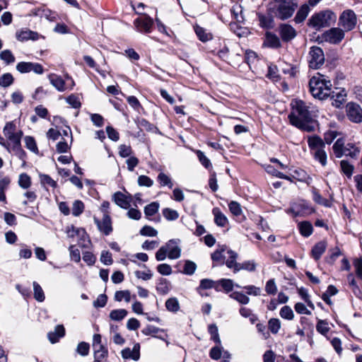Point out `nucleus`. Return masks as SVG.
Masks as SVG:
<instances>
[{"label":"nucleus","mask_w":362,"mask_h":362,"mask_svg":"<svg viewBox=\"0 0 362 362\" xmlns=\"http://www.w3.org/2000/svg\"><path fill=\"white\" fill-rule=\"evenodd\" d=\"M291 105L292 111L288 116L291 124L303 131L313 132L315 127L312 119L311 106L300 100L293 101Z\"/></svg>","instance_id":"f257e3e1"},{"label":"nucleus","mask_w":362,"mask_h":362,"mask_svg":"<svg viewBox=\"0 0 362 362\" xmlns=\"http://www.w3.org/2000/svg\"><path fill=\"white\" fill-rule=\"evenodd\" d=\"M3 134L8 140L6 142L9 148L8 151L15 152L21 160H23L25 153L21 149V145L23 132L17 128L16 122H6L3 129Z\"/></svg>","instance_id":"f03ea898"},{"label":"nucleus","mask_w":362,"mask_h":362,"mask_svg":"<svg viewBox=\"0 0 362 362\" xmlns=\"http://www.w3.org/2000/svg\"><path fill=\"white\" fill-rule=\"evenodd\" d=\"M332 86L331 81L320 74L313 76L309 81L310 93L319 100L326 99L331 95Z\"/></svg>","instance_id":"7ed1b4c3"},{"label":"nucleus","mask_w":362,"mask_h":362,"mask_svg":"<svg viewBox=\"0 0 362 362\" xmlns=\"http://www.w3.org/2000/svg\"><path fill=\"white\" fill-rule=\"evenodd\" d=\"M181 255V248L178 240H170L163 245L156 253L157 261H163L168 257L170 259H178Z\"/></svg>","instance_id":"20e7f679"},{"label":"nucleus","mask_w":362,"mask_h":362,"mask_svg":"<svg viewBox=\"0 0 362 362\" xmlns=\"http://www.w3.org/2000/svg\"><path fill=\"white\" fill-rule=\"evenodd\" d=\"M333 151L337 158H341L343 156H350L356 158L360 154V149L354 144L349 143L345 145L342 139H338L333 145Z\"/></svg>","instance_id":"39448f33"},{"label":"nucleus","mask_w":362,"mask_h":362,"mask_svg":"<svg viewBox=\"0 0 362 362\" xmlns=\"http://www.w3.org/2000/svg\"><path fill=\"white\" fill-rule=\"evenodd\" d=\"M64 232L69 238L72 239L73 241L76 240L79 247H89L90 240L85 229L70 225L65 228Z\"/></svg>","instance_id":"423d86ee"},{"label":"nucleus","mask_w":362,"mask_h":362,"mask_svg":"<svg viewBox=\"0 0 362 362\" xmlns=\"http://www.w3.org/2000/svg\"><path fill=\"white\" fill-rule=\"evenodd\" d=\"M336 20V16L330 11H324L315 13L309 19V25L316 30L327 27Z\"/></svg>","instance_id":"0eeeda50"},{"label":"nucleus","mask_w":362,"mask_h":362,"mask_svg":"<svg viewBox=\"0 0 362 362\" xmlns=\"http://www.w3.org/2000/svg\"><path fill=\"white\" fill-rule=\"evenodd\" d=\"M278 3L275 15L281 20H286L291 17L297 8V3L294 0H275Z\"/></svg>","instance_id":"6e6552de"},{"label":"nucleus","mask_w":362,"mask_h":362,"mask_svg":"<svg viewBox=\"0 0 362 362\" xmlns=\"http://www.w3.org/2000/svg\"><path fill=\"white\" fill-rule=\"evenodd\" d=\"M356 21V16L354 12L351 10H346L340 16L339 25L344 29V31H349L354 28Z\"/></svg>","instance_id":"1a4fd4ad"},{"label":"nucleus","mask_w":362,"mask_h":362,"mask_svg":"<svg viewBox=\"0 0 362 362\" xmlns=\"http://www.w3.org/2000/svg\"><path fill=\"white\" fill-rule=\"evenodd\" d=\"M309 66L312 69H318L324 64L325 56L322 49L319 47H312L309 52Z\"/></svg>","instance_id":"9d476101"},{"label":"nucleus","mask_w":362,"mask_h":362,"mask_svg":"<svg viewBox=\"0 0 362 362\" xmlns=\"http://www.w3.org/2000/svg\"><path fill=\"white\" fill-rule=\"evenodd\" d=\"M344 37V31L339 28H332L325 31L322 35V38L324 41L331 44H338Z\"/></svg>","instance_id":"9b49d317"},{"label":"nucleus","mask_w":362,"mask_h":362,"mask_svg":"<svg viewBox=\"0 0 362 362\" xmlns=\"http://www.w3.org/2000/svg\"><path fill=\"white\" fill-rule=\"evenodd\" d=\"M281 40L284 42H288L297 35L296 30L288 23H281L277 29Z\"/></svg>","instance_id":"f8f14e48"},{"label":"nucleus","mask_w":362,"mask_h":362,"mask_svg":"<svg viewBox=\"0 0 362 362\" xmlns=\"http://www.w3.org/2000/svg\"><path fill=\"white\" fill-rule=\"evenodd\" d=\"M348 118L354 123L362 122V108L356 103H349L346 107Z\"/></svg>","instance_id":"ddd939ff"},{"label":"nucleus","mask_w":362,"mask_h":362,"mask_svg":"<svg viewBox=\"0 0 362 362\" xmlns=\"http://www.w3.org/2000/svg\"><path fill=\"white\" fill-rule=\"evenodd\" d=\"M95 223L98 230L105 235H110L112 231V221L110 216L104 214L103 219L100 221L95 216L93 217Z\"/></svg>","instance_id":"4468645a"},{"label":"nucleus","mask_w":362,"mask_h":362,"mask_svg":"<svg viewBox=\"0 0 362 362\" xmlns=\"http://www.w3.org/2000/svg\"><path fill=\"white\" fill-rule=\"evenodd\" d=\"M153 21L151 18L144 15L134 21V25L140 33H150Z\"/></svg>","instance_id":"2eb2a0df"},{"label":"nucleus","mask_w":362,"mask_h":362,"mask_svg":"<svg viewBox=\"0 0 362 362\" xmlns=\"http://www.w3.org/2000/svg\"><path fill=\"white\" fill-rule=\"evenodd\" d=\"M314 211L313 208H310L309 205H293L292 207L286 210L287 214H291L293 217L305 216L312 214Z\"/></svg>","instance_id":"dca6fc26"},{"label":"nucleus","mask_w":362,"mask_h":362,"mask_svg":"<svg viewBox=\"0 0 362 362\" xmlns=\"http://www.w3.org/2000/svg\"><path fill=\"white\" fill-rule=\"evenodd\" d=\"M332 100V104L336 107H340L346 99V92L344 88H335L332 90L331 95Z\"/></svg>","instance_id":"f3484780"},{"label":"nucleus","mask_w":362,"mask_h":362,"mask_svg":"<svg viewBox=\"0 0 362 362\" xmlns=\"http://www.w3.org/2000/svg\"><path fill=\"white\" fill-rule=\"evenodd\" d=\"M122 356L124 359H132L134 361H138L140 358V345L139 343H136L133 348H125L121 352Z\"/></svg>","instance_id":"a211bd4d"},{"label":"nucleus","mask_w":362,"mask_h":362,"mask_svg":"<svg viewBox=\"0 0 362 362\" xmlns=\"http://www.w3.org/2000/svg\"><path fill=\"white\" fill-rule=\"evenodd\" d=\"M16 38L18 41L24 42L28 40H37L39 39V34L28 29H23L16 32Z\"/></svg>","instance_id":"6ab92c4d"},{"label":"nucleus","mask_w":362,"mask_h":362,"mask_svg":"<svg viewBox=\"0 0 362 362\" xmlns=\"http://www.w3.org/2000/svg\"><path fill=\"white\" fill-rule=\"evenodd\" d=\"M264 45L273 49L280 48L281 47V37L279 38L274 33L267 32L265 35Z\"/></svg>","instance_id":"aec40b11"},{"label":"nucleus","mask_w":362,"mask_h":362,"mask_svg":"<svg viewBox=\"0 0 362 362\" xmlns=\"http://www.w3.org/2000/svg\"><path fill=\"white\" fill-rule=\"evenodd\" d=\"M48 78L50 83L58 91L64 92L68 89V87L66 86L65 81L60 76H58L54 74H51L48 76Z\"/></svg>","instance_id":"412c9836"},{"label":"nucleus","mask_w":362,"mask_h":362,"mask_svg":"<svg viewBox=\"0 0 362 362\" xmlns=\"http://www.w3.org/2000/svg\"><path fill=\"white\" fill-rule=\"evenodd\" d=\"M65 335V329L63 325H59L55 327L54 331L49 332L47 334L49 341L52 344H55L59 341L60 338H62Z\"/></svg>","instance_id":"4be33fe9"},{"label":"nucleus","mask_w":362,"mask_h":362,"mask_svg":"<svg viewBox=\"0 0 362 362\" xmlns=\"http://www.w3.org/2000/svg\"><path fill=\"white\" fill-rule=\"evenodd\" d=\"M226 252L228 255V258L226 261V265L229 269H233L234 273L239 272L240 263L236 262L238 254L231 250H228Z\"/></svg>","instance_id":"5701e85b"},{"label":"nucleus","mask_w":362,"mask_h":362,"mask_svg":"<svg viewBox=\"0 0 362 362\" xmlns=\"http://www.w3.org/2000/svg\"><path fill=\"white\" fill-rule=\"evenodd\" d=\"M327 243L325 241H320L316 243L311 250V256L317 261L320 259L322 255L325 252Z\"/></svg>","instance_id":"b1692460"},{"label":"nucleus","mask_w":362,"mask_h":362,"mask_svg":"<svg viewBox=\"0 0 362 362\" xmlns=\"http://www.w3.org/2000/svg\"><path fill=\"white\" fill-rule=\"evenodd\" d=\"M308 143L311 152L315 151L316 149H320L325 147L323 140L317 136L309 137Z\"/></svg>","instance_id":"393cba45"},{"label":"nucleus","mask_w":362,"mask_h":362,"mask_svg":"<svg viewBox=\"0 0 362 362\" xmlns=\"http://www.w3.org/2000/svg\"><path fill=\"white\" fill-rule=\"evenodd\" d=\"M159 205H146L144 213L148 219L151 221H158L156 215L158 211Z\"/></svg>","instance_id":"a878e982"},{"label":"nucleus","mask_w":362,"mask_h":362,"mask_svg":"<svg viewBox=\"0 0 362 362\" xmlns=\"http://www.w3.org/2000/svg\"><path fill=\"white\" fill-rule=\"evenodd\" d=\"M231 214L236 218L238 222H242L245 220L246 216L244 214L240 205H229Z\"/></svg>","instance_id":"bb28decb"},{"label":"nucleus","mask_w":362,"mask_h":362,"mask_svg":"<svg viewBox=\"0 0 362 362\" xmlns=\"http://www.w3.org/2000/svg\"><path fill=\"white\" fill-rule=\"evenodd\" d=\"M112 200L115 204H130L132 202L131 195L120 192L114 194Z\"/></svg>","instance_id":"cd10ccee"},{"label":"nucleus","mask_w":362,"mask_h":362,"mask_svg":"<svg viewBox=\"0 0 362 362\" xmlns=\"http://www.w3.org/2000/svg\"><path fill=\"white\" fill-rule=\"evenodd\" d=\"M298 229L304 237H309L313 233V226L308 221H302L298 223Z\"/></svg>","instance_id":"c85d7f7f"},{"label":"nucleus","mask_w":362,"mask_h":362,"mask_svg":"<svg viewBox=\"0 0 362 362\" xmlns=\"http://www.w3.org/2000/svg\"><path fill=\"white\" fill-rule=\"evenodd\" d=\"M94 349V362H101L104 358L107 356V349L104 346H100L99 348Z\"/></svg>","instance_id":"c756f323"},{"label":"nucleus","mask_w":362,"mask_h":362,"mask_svg":"<svg viewBox=\"0 0 362 362\" xmlns=\"http://www.w3.org/2000/svg\"><path fill=\"white\" fill-rule=\"evenodd\" d=\"M11 183V179L8 177H4L0 180V202H4L6 200L4 192L8 188Z\"/></svg>","instance_id":"7c9ffc66"},{"label":"nucleus","mask_w":362,"mask_h":362,"mask_svg":"<svg viewBox=\"0 0 362 362\" xmlns=\"http://www.w3.org/2000/svg\"><path fill=\"white\" fill-rule=\"evenodd\" d=\"M213 214L214 215V221L218 226H225L228 222L227 218L223 214L218 208H214L213 209Z\"/></svg>","instance_id":"2f4dec72"},{"label":"nucleus","mask_w":362,"mask_h":362,"mask_svg":"<svg viewBox=\"0 0 362 362\" xmlns=\"http://www.w3.org/2000/svg\"><path fill=\"white\" fill-rule=\"evenodd\" d=\"M310 12V8L308 5H303L300 9L298 11L296 17L295 21L297 23H302L308 16Z\"/></svg>","instance_id":"473e14b6"},{"label":"nucleus","mask_w":362,"mask_h":362,"mask_svg":"<svg viewBox=\"0 0 362 362\" xmlns=\"http://www.w3.org/2000/svg\"><path fill=\"white\" fill-rule=\"evenodd\" d=\"M212 288H215L217 291H219L220 288H218V282L209 279H204L200 281L199 288L210 289Z\"/></svg>","instance_id":"72a5a7b5"},{"label":"nucleus","mask_w":362,"mask_h":362,"mask_svg":"<svg viewBox=\"0 0 362 362\" xmlns=\"http://www.w3.org/2000/svg\"><path fill=\"white\" fill-rule=\"evenodd\" d=\"M165 308L169 312L177 313L180 310V306L178 300L175 297H172L165 301Z\"/></svg>","instance_id":"f704fd0d"},{"label":"nucleus","mask_w":362,"mask_h":362,"mask_svg":"<svg viewBox=\"0 0 362 362\" xmlns=\"http://www.w3.org/2000/svg\"><path fill=\"white\" fill-rule=\"evenodd\" d=\"M223 351L224 350L221 346V343L220 345L217 344L210 349L209 356L211 359L218 361L221 358Z\"/></svg>","instance_id":"c9c22d12"},{"label":"nucleus","mask_w":362,"mask_h":362,"mask_svg":"<svg viewBox=\"0 0 362 362\" xmlns=\"http://www.w3.org/2000/svg\"><path fill=\"white\" fill-rule=\"evenodd\" d=\"M128 312L125 309H116L112 310L110 313V318L114 321H121L127 315Z\"/></svg>","instance_id":"e433bc0d"},{"label":"nucleus","mask_w":362,"mask_h":362,"mask_svg":"<svg viewBox=\"0 0 362 362\" xmlns=\"http://www.w3.org/2000/svg\"><path fill=\"white\" fill-rule=\"evenodd\" d=\"M315 160H318L322 165L325 166L327 163V154L325 148L316 149L311 152Z\"/></svg>","instance_id":"4c0bfd02"},{"label":"nucleus","mask_w":362,"mask_h":362,"mask_svg":"<svg viewBox=\"0 0 362 362\" xmlns=\"http://www.w3.org/2000/svg\"><path fill=\"white\" fill-rule=\"evenodd\" d=\"M131 293L129 290L117 291L115 293L114 299L117 302H121L124 300L125 302L129 303L131 300Z\"/></svg>","instance_id":"58836bf2"},{"label":"nucleus","mask_w":362,"mask_h":362,"mask_svg":"<svg viewBox=\"0 0 362 362\" xmlns=\"http://www.w3.org/2000/svg\"><path fill=\"white\" fill-rule=\"evenodd\" d=\"M33 285L35 299L38 302H43L45 300V296L42 287L36 281H34Z\"/></svg>","instance_id":"ea45409f"},{"label":"nucleus","mask_w":362,"mask_h":362,"mask_svg":"<svg viewBox=\"0 0 362 362\" xmlns=\"http://www.w3.org/2000/svg\"><path fill=\"white\" fill-rule=\"evenodd\" d=\"M156 290L160 294H167L170 290V284L169 281L165 279H161L156 286Z\"/></svg>","instance_id":"a19ab883"},{"label":"nucleus","mask_w":362,"mask_h":362,"mask_svg":"<svg viewBox=\"0 0 362 362\" xmlns=\"http://www.w3.org/2000/svg\"><path fill=\"white\" fill-rule=\"evenodd\" d=\"M230 298L237 300L240 304L247 305L250 302V298L248 296L245 295L244 293L238 291L233 292L229 295Z\"/></svg>","instance_id":"79ce46f5"},{"label":"nucleus","mask_w":362,"mask_h":362,"mask_svg":"<svg viewBox=\"0 0 362 362\" xmlns=\"http://www.w3.org/2000/svg\"><path fill=\"white\" fill-rule=\"evenodd\" d=\"M281 327V321L278 318H271L268 322V328L269 331L276 334L279 332Z\"/></svg>","instance_id":"37998d69"},{"label":"nucleus","mask_w":362,"mask_h":362,"mask_svg":"<svg viewBox=\"0 0 362 362\" xmlns=\"http://www.w3.org/2000/svg\"><path fill=\"white\" fill-rule=\"evenodd\" d=\"M18 185L23 189H28L31 185V178L26 173H21L18 177Z\"/></svg>","instance_id":"c03bdc74"},{"label":"nucleus","mask_w":362,"mask_h":362,"mask_svg":"<svg viewBox=\"0 0 362 362\" xmlns=\"http://www.w3.org/2000/svg\"><path fill=\"white\" fill-rule=\"evenodd\" d=\"M231 13L233 16L234 19L237 22H243L244 21V16L243 15V8L240 5H235L231 8Z\"/></svg>","instance_id":"a18cd8bd"},{"label":"nucleus","mask_w":362,"mask_h":362,"mask_svg":"<svg viewBox=\"0 0 362 362\" xmlns=\"http://www.w3.org/2000/svg\"><path fill=\"white\" fill-rule=\"evenodd\" d=\"M24 141L25 146L28 149L31 151L32 152L35 153H38V148L35 142V139L33 136H26L24 138Z\"/></svg>","instance_id":"49530a36"},{"label":"nucleus","mask_w":362,"mask_h":362,"mask_svg":"<svg viewBox=\"0 0 362 362\" xmlns=\"http://www.w3.org/2000/svg\"><path fill=\"white\" fill-rule=\"evenodd\" d=\"M0 59L6 64H12L15 62V57L9 49H5L1 52Z\"/></svg>","instance_id":"de8ad7c7"},{"label":"nucleus","mask_w":362,"mask_h":362,"mask_svg":"<svg viewBox=\"0 0 362 362\" xmlns=\"http://www.w3.org/2000/svg\"><path fill=\"white\" fill-rule=\"evenodd\" d=\"M208 331L211 334V339L220 345L221 341L219 337L217 326L214 324L210 325L208 327Z\"/></svg>","instance_id":"09e8293b"},{"label":"nucleus","mask_w":362,"mask_h":362,"mask_svg":"<svg viewBox=\"0 0 362 362\" xmlns=\"http://www.w3.org/2000/svg\"><path fill=\"white\" fill-rule=\"evenodd\" d=\"M280 316L286 320H292L294 317V313L291 307L284 305L279 312Z\"/></svg>","instance_id":"8fccbe9b"},{"label":"nucleus","mask_w":362,"mask_h":362,"mask_svg":"<svg viewBox=\"0 0 362 362\" xmlns=\"http://www.w3.org/2000/svg\"><path fill=\"white\" fill-rule=\"evenodd\" d=\"M341 172L348 177H351L354 171V166L346 160H341L340 162Z\"/></svg>","instance_id":"3c124183"},{"label":"nucleus","mask_w":362,"mask_h":362,"mask_svg":"<svg viewBox=\"0 0 362 362\" xmlns=\"http://www.w3.org/2000/svg\"><path fill=\"white\" fill-rule=\"evenodd\" d=\"M35 15L40 16V18H45L47 20L52 21L54 18L52 16V13L50 10L45 8H39L35 10Z\"/></svg>","instance_id":"603ef678"},{"label":"nucleus","mask_w":362,"mask_h":362,"mask_svg":"<svg viewBox=\"0 0 362 362\" xmlns=\"http://www.w3.org/2000/svg\"><path fill=\"white\" fill-rule=\"evenodd\" d=\"M197 269V264L190 260H186L185 262L183 273L187 275H192Z\"/></svg>","instance_id":"864d4df0"},{"label":"nucleus","mask_w":362,"mask_h":362,"mask_svg":"<svg viewBox=\"0 0 362 362\" xmlns=\"http://www.w3.org/2000/svg\"><path fill=\"white\" fill-rule=\"evenodd\" d=\"M217 282H218V286H221L226 293H228L233 289L234 285L231 279H221V280L217 281Z\"/></svg>","instance_id":"5fc2aeb1"},{"label":"nucleus","mask_w":362,"mask_h":362,"mask_svg":"<svg viewBox=\"0 0 362 362\" xmlns=\"http://www.w3.org/2000/svg\"><path fill=\"white\" fill-rule=\"evenodd\" d=\"M90 345L88 343L80 342L76 347V352L81 356H86L89 354Z\"/></svg>","instance_id":"6e6d98bb"},{"label":"nucleus","mask_w":362,"mask_h":362,"mask_svg":"<svg viewBox=\"0 0 362 362\" xmlns=\"http://www.w3.org/2000/svg\"><path fill=\"white\" fill-rule=\"evenodd\" d=\"M158 181L162 186H168L169 188L173 187V182L170 177L163 173H159L158 175Z\"/></svg>","instance_id":"4d7b16f0"},{"label":"nucleus","mask_w":362,"mask_h":362,"mask_svg":"<svg viewBox=\"0 0 362 362\" xmlns=\"http://www.w3.org/2000/svg\"><path fill=\"white\" fill-rule=\"evenodd\" d=\"M66 101L68 104H69L73 108L77 109L79 108L81 105L80 99L78 95L71 94L69 97L66 98Z\"/></svg>","instance_id":"13d9d810"},{"label":"nucleus","mask_w":362,"mask_h":362,"mask_svg":"<svg viewBox=\"0 0 362 362\" xmlns=\"http://www.w3.org/2000/svg\"><path fill=\"white\" fill-rule=\"evenodd\" d=\"M13 82V77L9 73L4 74L0 77V86L1 87H8L11 86Z\"/></svg>","instance_id":"bf43d9fd"},{"label":"nucleus","mask_w":362,"mask_h":362,"mask_svg":"<svg viewBox=\"0 0 362 362\" xmlns=\"http://www.w3.org/2000/svg\"><path fill=\"white\" fill-rule=\"evenodd\" d=\"M163 215L168 221L176 220L179 216V214L177 211L169 208H165L163 209Z\"/></svg>","instance_id":"052dcab7"},{"label":"nucleus","mask_w":362,"mask_h":362,"mask_svg":"<svg viewBox=\"0 0 362 362\" xmlns=\"http://www.w3.org/2000/svg\"><path fill=\"white\" fill-rule=\"evenodd\" d=\"M69 250L70 252L71 259L76 262H79L81 261V254L79 250L76 248L75 245H71L69 247Z\"/></svg>","instance_id":"680f3d73"},{"label":"nucleus","mask_w":362,"mask_h":362,"mask_svg":"<svg viewBox=\"0 0 362 362\" xmlns=\"http://www.w3.org/2000/svg\"><path fill=\"white\" fill-rule=\"evenodd\" d=\"M140 233L144 236L155 237L157 235L158 232L153 227L145 226L141 229Z\"/></svg>","instance_id":"e2e57ef3"},{"label":"nucleus","mask_w":362,"mask_h":362,"mask_svg":"<svg viewBox=\"0 0 362 362\" xmlns=\"http://www.w3.org/2000/svg\"><path fill=\"white\" fill-rule=\"evenodd\" d=\"M31 62H19L16 65V69L21 74L29 73L31 71Z\"/></svg>","instance_id":"0e129e2a"},{"label":"nucleus","mask_w":362,"mask_h":362,"mask_svg":"<svg viewBox=\"0 0 362 362\" xmlns=\"http://www.w3.org/2000/svg\"><path fill=\"white\" fill-rule=\"evenodd\" d=\"M354 267L356 276L362 280V258H356L354 261Z\"/></svg>","instance_id":"69168bd1"},{"label":"nucleus","mask_w":362,"mask_h":362,"mask_svg":"<svg viewBox=\"0 0 362 362\" xmlns=\"http://www.w3.org/2000/svg\"><path fill=\"white\" fill-rule=\"evenodd\" d=\"M265 291L268 294L274 295L277 291V287L274 279L269 280L265 286Z\"/></svg>","instance_id":"338daca9"},{"label":"nucleus","mask_w":362,"mask_h":362,"mask_svg":"<svg viewBox=\"0 0 362 362\" xmlns=\"http://www.w3.org/2000/svg\"><path fill=\"white\" fill-rule=\"evenodd\" d=\"M316 329L320 334L325 335L329 332V329L325 320H319L316 325Z\"/></svg>","instance_id":"774afa93"}]
</instances>
